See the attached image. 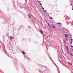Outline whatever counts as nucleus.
<instances>
[{
  "label": "nucleus",
  "mask_w": 73,
  "mask_h": 73,
  "mask_svg": "<svg viewBox=\"0 0 73 73\" xmlns=\"http://www.w3.org/2000/svg\"><path fill=\"white\" fill-rule=\"evenodd\" d=\"M72 10L73 11V8L72 9Z\"/></svg>",
  "instance_id": "28"
},
{
  "label": "nucleus",
  "mask_w": 73,
  "mask_h": 73,
  "mask_svg": "<svg viewBox=\"0 0 73 73\" xmlns=\"http://www.w3.org/2000/svg\"><path fill=\"white\" fill-rule=\"evenodd\" d=\"M54 49H55L56 50V49H57V48H56V47H52Z\"/></svg>",
  "instance_id": "10"
},
{
  "label": "nucleus",
  "mask_w": 73,
  "mask_h": 73,
  "mask_svg": "<svg viewBox=\"0 0 73 73\" xmlns=\"http://www.w3.org/2000/svg\"><path fill=\"white\" fill-rule=\"evenodd\" d=\"M72 50H73V48L72 49Z\"/></svg>",
  "instance_id": "30"
},
{
  "label": "nucleus",
  "mask_w": 73,
  "mask_h": 73,
  "mask_svg": "<svg viewBox=\"0 0 73 73\" xmlns=\"http://www.w3.org/2000/svg\"><path fill=\"white\" fill-rule=\"evenodd\" d=\"M71 38H72V36H71Z\"/></svg>",
  "instance_id": "26"
},
{
  "label": "nucleus",
  "mask_w": 73,
  "mask_h": 73,
  "mask_svg": "<svg viewBox=\"0 0 73 73\" xmlns=\"http://www.w3.org/2000/svg\"><path fill=\"white\" fill-rule=\"evenodd\" d=\"M43 67H44L45 68V67L44 66H43Z\"/></svg>",
  "instance_id": "27"
},
{
  "label": "nucleus",
  "mask_w": 73,
  "mask_h": 73,
  "mask_svg": "<svg viewBox=\"0 0 73 73\" xmlns=\"http://www.w3.org/2000/svg\"><path fill=\"white\" fill-rule=\"evenodd\" d=\"M66 49L67 53H69V48H68V46H66Z\"/></svg>",
  "instance_id": "2"
},
{
  "label": "nucleus",
  "mask_w": 73,
  "mask_h": 73,
  "mask_svg": "<svg viewBox=\"0 0 73 73\" xmlns=\"http://www.w3.org/2000/svg\"><path fill=\"white\" fill-rule=\"evenodd\" d=\"M66 8H68V6H66Z\"/></svg>",
  "instance_id": "25"
},
{
  "label": "nucleus",
  "mask_w": 73,
  "mask_h": 73,
  "mask_svg": "<svg viewBox=\"0 0 73 73\" xmlns=\"http://www.w3.org/2000/svg\"><path fill=\"white\" fill-rule=\"evenodd\" d=\"M52 27L54 28H54H56V27L54 26H53V25H52Z\"/></svg>",
  "instance_id": "8"
},
{
  "label": "nucleus",
  "mask_w": 73,
  "mask_h": 73,
  "mask_svg": "<svg viewBox=\"0 0 73 73\" xmlns=\"http://www.w3.org/2000/svg\"><path fill=\"white\" fill-rule=\"evenodd\" d=\"M71 41H73V39H71Z\"/></svg>",
  "instance_id": "20"
},
{
  "label": "nucleus",
  "mask_w": 73,
  "mask_h": 73,
  "mask_svg": "<svg viewBox=\"0 0 73 73\" xmlns=\"http://www.w3.org/2000/svg\"><path fill=\"white\" fill-rule=\"evenodd\" d=\"M42 9L43 10H44V8H43V7H42Z\"/></svg>",
  "instance_id": "15"
},
{
  "label": "nucleus",
  "mask_w": 73,
  "mask_h": 73,
  "mask_svg": "<svg viewBox=\"0 0 73 73\" xmlns=\"http://www.w3.org/2000/svg\"><path fill=\"white\" fill-rule=\"evenodd\" d=\"M65 37H68V35H67V34H65Z\"/></svg>",
  "instance_id": "5"
},
{
  "label": "nucleus",
  "mask_w": 73,
  "mask_h": 73,
  "mask_svg": "<svg viewBox=\"0 0 73 73\" xmlns=\"http://www.w3.org/2000/svg\"><path fill=\"white\" fill-rule=\"evenodd\" d=\"M71 36H72V35H71Z\"/></svg>",
  "instance_id": "31"
},
{
  "label": "nucleus",
  "mask_w": 73,
  "mask_h": 73,
  "mask_svg": "<svg viewBox=\"0 0 73 73\" xmlns=\"http://www.w3.org/2000/svg\"><path fill=\"white\" fill-rule=\"evenodd\" d=\"M44 12H46V10H44Z\"/></svg>",
  "instance_id": "16"
},
{
  "label": "nucleus",
  "mask_w": 73,
  "mask_h": 73,
  "mask_svg": "<svg viewBox=\"0 0 73 73\" xmlns=\"http://www.w3.org/2000/svg\"><path fill=\"white\" fill-rule=\"evenodd\" d=\"M70 55H71V56H73V55H72V53L70 52Z\"/></svg>",
  "instance_id": "11"
},
{
  "label": "nucleus",
  "mask_w": 73,
  "mask_h": 73,
  "mask_svg": "<svg viewBox=\"0 0 73 73\" xmlns=\"http://www.w3.org/2000/svg\"><path fill=\"white\" fill-rule=\"evenodd\" d=\"M40 33H41L42 34H43V32H42V31H41V30H40Z\"/></svg>",
  "instance_id": "9"
},
{
  "label": "nucleus",
  "mask_w": 73,
  "mask_h": 73,
  "mask_svg": "<svg viewBox=\"0 0 73 73\" xmlns=\"http://www.w3.org/2000/svg\"><path fill=\"white\" fill-rule=\"evenodd\" d=\"M66 40H68V38H66Z\"/></svg>",
  "instance_id": "23"
},
{
  "label": "nucleus",
  "mask_w": 73,
  "mask_h": 73,
  "mask_svg": "<svg viewBox=\"0 0 73 73\" xmlns=\"http://www.w3.org/2000/svg\"><path fill=\"white\" fill-rule=\"evenodd\" d=\"M39 4H40V5H42V4L41 3H40Z\"/></svg>",
  "instance_id": "19"
},
{
  "label": "nucleus",
  "mask_w": 73,
  "mask_h": 73,
  "mask_svg": "<svg viewBox=\"0 0 73 73\" xmlns=\"http://www.w3.org/2000/svg\"><path fill=\"white\" fill-rule=\"evenodd\" d=\"M68 64H69V65H72L71 64V63H70V62H68Z\"/></svg>",
  "instance_id": "12"
},
{
  "label": "nucleus",
  "mask_w": 73,
  "mask_h": 73,
  "mask_svg": "<svg viewBox=\"0 0 73 73\" xmlns=\"http://www.w3.org/2000/svg\"><path fill=\"white\" fill-rule=\"evenodd\" d=\"M63 59L64 60V57L63 56L62 57Z\"/></svg>",
  "instance_id": "21"
},
{
  "label": "nucleus",
  "mask_w": 73,
  "mask_h": 73,
  "mask_svg": "<svg viewBox=\"0 0 73 73\" xmlns=\"http://www.w3.org/2000/svg\"><path fill=\"white\" fill-rule=\"evenodd\" d=\"M38 3H40V2H41V1H38Z\"/></svg>",
  "instance_id": "22"
},
{
  "label": "nucleus",
  "mask_w": 73,
  "mask_h": 73,
  "mask_svg": "<svg viewBox=\"0 0 73 73\" xmlns=\"http://www.w3.org/2000/svg\"><path fill=\"white\" fill-rule=\"evenodd\" d=\"M9 40H10V41L12 40H13V39H14V38H13V37L11 36L9 37Z\"/></svg>",
  "instance_id": "1"
},
{
  "label": "nucleus",
  "mask_w": 73,
  "mask_h": 73,
  "mask_svg": "<svg viewBox=\"0 0 73 73\" xmlns=\"http://www.w3.org/2000/svg\"><path fill=\"white\" fill-rule=\"evenodd\" d=\"M66 46V45H65V46Z\"/></svg>",
  "instance_id": "29"
},
{
  "label": "nucleus",
  "mask_w": 73,
  "mask_h": 73,
  "mask_svg": "<svg viewBox=\"0 0 73 73\" xmlns=\"http://www.w3.org/2000/svg\"><path fill=\"white\" fill-rule=\"evenodd\" d=\"M71 47L72 48H73V46H72V45H71Z\"/></svg>",
  "instance_id": "14"
},
{
  "label": "nucleus",
  "mask_w": 73,
  "mask_h": 73,
  "mask_svg": "<svg viewBox=\"0 0 73 73\" xmlns=\"http://www.w3.org/2000/svg\"><path fill=\"white\" fill-rule=\"evenodd\" d=\"M73 42V41H72L71 42V44H72V43Z\"/></svg>",
  "instance_id": "18"
},
{
  "label": "nucleus",
  "mask_w": 73,
  "mask_h": 73,
  "mask_svg": "<svg viewBox=\"0 0 73 73\" xmlns=\"http://www.w3.org/2000/svg\"><path fill=\"white\" fill-rule=\"evenodd\" d=\"M22 53L24 55L25 54V52L24 51H22Z\"/></svg>",
  "instance_id": "7"
},
{
  "label": "nucleus",
  "mask_w": 73,
  "mask_h": 73,
  "mask_svg": "<svg viewBox=\"0 0 73 73\" xmlns=\"http://www.w3.org/2000/svg\"><path fill=\"white\" fill-rule=\"evenodd\" d=\"M48 26H49V27H50V28H52V27L50 26V25L48 23Z\"/></svg>",
  "instance_id": "6"
},
{
  "label": "nucleus",
  "mask_w": 73,
  "mask_h": 73,
  "mask_svg": "<svg viewBox=\"0 0 73 73\" xmlns=\"http://www.w3.org/2000/svg\"><path fill=\"white\" fill-rule=\"evenodd\" d=\"M64 31H65V32H66V33H67L68 32V30L66 29H64Z\"/></svg>",
  "instance_id": "3"
},
{
  "label": "nucleus",
  "mask_w": 73,
  "mask_h": 73,
  "mask_svg": "<svg viewBox=\"0 0 73 73\" xmlns=\"http://www.w3.org/2000/svg\"><path fill=\"white\" fill-rule=\"evenodd\" d=\"M70 5H72V3L70 4Z\"/></svg>",
  "instance_id": "24"
},
{
  "label": "nucleus",
  "mask_w": 73,
  "mask_h": 73,
  "mask_svg": "<svg viewBox=\"0 0 73 73\" xmlns=\"http://www.w3.org/2000/svg\"><path fill=\"white\" fill-rule=\"evenodd\" d=\"M57 24H58V25H59V24H60V23H57Z\"/></svg>",
  "instance_id": "17"
},
{
  "label": "nucleus",
  "mask_w": 73,
  "mask_h": 73,
  "mask_svg": "<svg viewBox=\"0 0 73 73\" xmlns=\"http://www.w3.org/2000/svg\"><path fill=\"white\" fill-rule=\"evenodd\" d=\"M50 17V19H53V18L52 17Z\"/></svg>",
  "instance_id": "13"
},
{
  "label": "nucleus",
  "mask_w": 73,
  "mask_h": 73,
  "mask_svg": "<svg viewBox=\"0 0 73 73\" xmlns=\"http://www.w3.org/2000/svg\"><path fill=\"white\" fill-rule=\"evenodd\" d=\"M28 16L29 17V18H30V19H31L32 17H31V16L30 15L28 14Z\"/></svg>",
  "instance_id": "4"
}]
</instances>
